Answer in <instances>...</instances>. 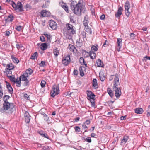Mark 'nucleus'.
<instances>
[{
    "instance_id": "obj_1",
    "label": "nucleus",
    "mask_w": 150,
    "mask_h": 150,
    "mask_svg": "<svg viewBox=\"0 0 150 150\" xmlns=\"http://www.w3.org/2000/svg\"><path fill=\"white\" fill-rule=\"evenodd\" d=\"M81 1L79 0L76 5H74L76 3L75 1H73L71 3V9L73 10L74 13L75 14L78 15H81L82 8V5Z\"/></svg>"
},
{
    "instance_id": "obj_2",
    "label": "nucleus",
    "mask_w": 150,
    "mask_h": 150,
    "mask_svg": "<svg viewBox=\"0 0 150 150\" xmlns=\"http://www.w3.org/2000/svg\"><path fill=\"white\" fill-rule=\"evenodd\" d=\"M119 79L118 75L116 74L114 78L115 83L113 86V91H115V95L117 98L119 97L121 95V90L120 87L118 86L117 85L116 83V82H118Z\"/></svg>"
},
{
    "instance_id": "obj_3",
    "label": "nucleus",
    "mask_w": 150,
    "mask_h": 150,
    "mask_svg": "<svg viewBox=\"0 0 150 150\" xmlns=\"http://www.w3.org/2000/svg\"><path fill=\"white\" fill-rule=\"evenodd\" d=\"M59 86L57 85H54L53 86L51 91V96L54 98L55 96L58 95L59 93Z\"/></svg>"
},
{
    "instance_id": "obj_4",
    "label": "nucleus",
    "mask_w": 150,
    "mask_h": 150,
    "mask_svg": "<svg viewBox=\"0 0 150 150\" xmlns=\"http://www.w3.org/2000/svg\"><path fill=\"white\" fill-rule=\"evenodd\" d=\"M14 105L13 104L10 103L8 102H5L3 104V107L5 110L11 109V111L10 113H12L14 110Z\"/></svg>"
},
{
    "instance_id": "obj_5",
    "label": "nucleus",
    "mask_w": 150,
    "mask_h": 150,
    "mask_svg": "<svg viewBox=\"0 0 150 150\" xmlns=\"http://www.w3.org/2000/svg\"><path fill=\"white\" fill-rule=\"evenodd\" d=\"M12 6L16 10L18 9L19 11H21L23 10V6L21 2H18L17 4L14 2H13L12 4Z\"/></svg>"
},
{
    "instance_id": "obj_6",
    "label": "nucleus",
    "mask_w": 150,
    "mask_h": 150,
    "mask_svg": "<svg viewBox=\"0 0 150 150\" xmlns=\"http://www.w3.org/2000/svg\"><path fill=\"white\" fill-rule=\"evenodd\" d=\"M66 27L68 32L70 33V35H72L75 33V31L72 25L67 24H66Z\"/></svg>"
},
{
    "instance_id": "obj_7",
    "label": "nucleus",
    "mask_w": 150,
    "mask_h": 150,
    "mask_svg": "<svg viewBox=\"0 0 150 150\" xmlns=\"http://www.w3.org/2000/svg\"><path fill=\"white\" fill-rule=\"evenodd\" d=\"M125 14L128 17L129 15L130 12L129 11V10L130 8V5L129 2L127 1L125 3Z\"/></svg>"
},
{
    "instance_id": "obj_8",
    "label": "nucleus",
    "mask_w": 150,
    "mask_h": 150,
    "mask_svg": "<svg viewBox=\"0 0 150 150\" xmlns=\"http://www.w3.org/2000/svg\"><path fill=\"white\" fill-rule=\"evenodd\" d=\"M71 61L70 56L69 55L63 58L62 61V63L65 66H67Z\"/></svg>"
},
{
    "instance_id": "obj_9",
    "label": "nucleus",
    "mask_w": 150,
    "mask_h": 150,
    "mask_svg": "<svg viewBox=\"0 0 150 150\" xmlns=\"http://www.w3.org/2000/svg\"><path fill=\"white\" fill-rule=\"evenodd\" d=\"M87 94L88 96L87 98L88 99H92L93 102V99L95 96L94 94L91 91H87Z\"/></svg>"
},
{
    "instance_id": "obj_10",
    "label": "nucleus",
    "mask_w": 150,
    "mask_h": 150,
    "mask_svg": "<svg viewBox=\"0 0 150 150\" xmlns=\"http://www.w3.org/2000/svg\"><path fill=\"white\" fill-rule=\"evenodd\" d=\"M49 26L53 30H55L57 28V25L55 22L53 20H50L49 22Z\"/></svg>"
},
{
    "instance_id": "obj_11",
    "label": "nucleus",
    "mask_w": 150,
    "mask_h": 150,
    "mask_svg": "<svg viewBox=\"0 0 150 150\" xmlns=\"http://www.w3.org/2000/svg\"><path fill=\"white\" fill-rule=\"evenodd\" d=\"M122 40L121 38H119L117 39V49L118 51H120V49L121 48L122 46Z\"/></svg>"
},
{
    "instance_id": "obj_12",
    "label": "nucleus",
    "mask_w": 150,
    "mask_h": 150,
    "mask_svg": "<svg viewBox=\"0 0 150 150\" xmlns=\"http://www.w3.org/2000/svg\"><path fill=\"white\" fill-rule=\"evenodd\" d=\"M24 116L25 122L27 123H29L30 121V116L29 113L25 111Z\"/></svg>"
},
{
    "instance_id": "obj_13",
    "label": "nucleus",
    "mask_w": 150,
    "mask_h": 150,
    "mask_svg": "<svg viewBox=\"0 0 150 150\" xmlns=\"http://www.w3.org/2000/svg\"><path fill=\"white\" fill-rule=\"evenodd\" d=\"M29 75H28L26 73H24L23 75L21 76L19 79H21V80H22V81H24L25 80H28L27 78L28 77Z\"/></svg>"
},
{
    "instance_id": "obj_14",
    "label": "nucleus",
    "mask_w": 150,
    "mask_h": 150,
    "mask_svg": "<svg viewBox=\"0 0 150 150\" xmlns=\"http://www.w3.org/2000/svg\"><path fill=\"white\" fill-rule=\"evenodd\" d=\"M41 16L42 17L47 16L50 15V13L46 10H43L41 11Z\"/></svg>"
},
{
    "instance_id": "obj_15",
    "label": "nucleus",
    "mask_w": 150,
    "mask_h": 150,
    "mask_svg": "<svg viewBox=\"0 0 150 150\" xmlns=\"http://www.w3.org/2000/svg\"><path fill=\"white\" fill-rule=\"evenodd\" d=\"M79 70L80 75L82 76H83L84 74V72L86 70V68L83 67H80Z\"/></svg>"
},
{
    "instance_id": "obj_16",
    "label": "nucleus",
    "mask_w": 150,
    "mask_h": 150,
    "mask_svg": "<svg viewBox=\"0 0 150 150\" xmlns=\"http://www.w3.org/2000/svg\"><path fill=\"white\" fill-rule=\"evenodd\" d=\"M128 138L129 137L128 136H124L120 142V144L122 145L123 144H125L128 140Z\"/></svg>"
},
{
    "instance_id": "obj_17",
    "label": "nucleus",
    "mask_w": 150,
    "mask_h": 150,
    "mask_svg": "<svg viewBox=\"0 0 150 150\" xmlns=\"http://www.w3.org/2000/svg\"><path fill=\"white\" fill-rule=\"evenodd\" d=\"M122 8L121 7H119L117 13L115 14V16L116 17H119L122 14Z\"/></svg>"
},
{
    "instance_id": "obj_18",
    "label": "nucleus",
    "mask_w": 150,
    "mask_h": 150,
    "mask_svg": "<svg viewBox=\"0 0 150 150\" xmlns=\"http://www.w3.org/2000/svg\"><path fill=\"white\" fill-rule=\"evenodd\" d=\"M14 17L12 15H8L6 19H5V21L6 22L12 21L14 19Z\"/></svg>"
},
{
    "instance_id": "obj_19",
    "label": "nucleus",
    "mask_w": 150,
    "mask_h": 150,
    "mask_svg": "<svg viewBox=\"0 0 150 150\" xmlns=\"http://www.w3.org/2000/svg\"><path fill=\"white\" fill-rule=\"evenodd\" d=\"M143 111V109L140 108H137L135 110V112L138 114H141Z\"/></svg>"
},
{
    "instance_id": "obj_20",
    "label": "nucleus",
    "mask_w": 150,
    "mask_h": 150,
    "mask_svg": "<svg viewBox=\"0 0 150 150\" xmlns=\"http://www.w3.org/2000/svg\"><path fill=\"white\" fill-rule=\"evenodd\" d=\"M103 63L101 61L100 59H99L97 60L96 64V66H97L98 67H103Z\"/></svg>"
},
{
    "instance_id": "obj_21",
    "label": "nucleus",
    "mask_w": 150,
    "mask_h": 150,
    "mask_svg": "<svg viewBox=\"0 0 150 150\" xmlns=\"http://www.w3.org/2000/svg\"><path fill=\"white\" fill-rule=\"evenodd\" d=\"M89 56L91 59H94L96 57V53L92 51H90L89 52Z\"/></svg>"
},
{
    "instance_id": "obj_22",
    "label": "nucleus",
    "mask_w": 150,
    "mask_h": 150,
    "mask_svg": "<svg viewBox=\"0 0 150 150\" xmlns=\"http://www.w3.org/2000/svg\"><path fill=\"white\" fill-rule=\"evenodd\" d=\"M93 86L95 89L98 88L97 81L96 79H94L93 81Z\"/></svg>"
},
{
    "instance_id": "obj_23",
    "label": "nucleus",
    "mask_w": 150,
    "mask_h": 150,
    "mask_svg": "<svg viewBox=\"0 0 150 150\" xmlns=\"http://www.w3.org/2000/svg\"><path fill=\"white\" fill-rule=\"evenodd\" d=\"M84 30L88 34H92L91 29V28L89 27L88 26H86L85 27Z\"/></svg>"
},
{
    "instance_id": "obj_24",
    "label": "nucleus",
    "mask_w": 150,
    "mask_h": 150,
    "mask_svg": "<svg viewBox=\"0 0 150 150\" xmlns=\"http://www.w3.org/2000/svg\"><path fill=\"white\" fill-rule=\"evenodd\" d=\"M61 5L62 7L64 8L67 13H68V6L65 3H62Z\"/></svg>"
},
{
    "instance_id": "obj_25",
    "label": "nucleus",
    "mask_w": 150,
    "mask_h": 150,
    "mask_svg": "<svg viewBox=\"0 0 150 150\" xmlns=\"http://www.w3.org/2000/svg\"><path fill=\"white\" fill-rule=\"evenodd\" d=\"M88 16H86L84 18V20L83 21V25L85 27L86 26H88V21L87 20L88 19Z\"/></svg>"
},
{
    "instance_id": "obj_26",
    "label": "nucleus",
    "mask_w": 150,
    "mask_h": 150,
    "mask_svg": "<svg viewBox=\"0 0 150 150\" xmlns=\"http://www.w3.org/2000/svg\"><path fill=\"white\" fill-rule=\"evenodd\" d=\"M47 47V45L46 43H42L41 45V49L42 50H45Z\"/></svg>"
},
{
    "instance_id": "obj_27",
    "label": "nucleus",
    "mask_w": 150,
    "mask_h": 150,
    "mask_svg": "<svg viewBox=\"0 0 150 150\" xmlns=\"http://www.w3.org/2000/svg\"><path fill=\"white\" fill-rule=\"evenodd\" d=\"M69 48L70 50L72 52H74L75 49V47L72 45H69Z\"/></svg>"
},
{
    "instance_id": "obj_28",
    "label": "nucleus",
    "mask_w": 150,
    "mask_h": 150,
    "mask_svg": "<svg viewBox=\"0 0 150 150\" xmlns=\"http://www.w3.org/2000/svg\"><path fill=\"white\" fill-rule=\"evenodd\" d=\"M81 35L82 36V38L83 40L84 41L85 40H86L87 39L86 38V33L84 31H83L81 32Z\"/></svg>"
},
{
    "instance_id": "obj_29",
    "label": "nucleus",
    "mask_w": 150,
    "mask_h": 150,
    "mask_svg": "<svg viewBox=\"0 0 150 150\" xmlns=\"http://www.w3.org/2000/svg\"><path fill=\"white\" fill-rule=\"evenodd\" d=\"M53 53L55 56L57 57L59 54V52L58 49L57 48H56L54 50Z\"/></svg>"
},
{
    "instance_id": "obj_30",
    "label": "nucleus",
    "mask_w": 150,
    "mask_h": 150,
    "mask_svg": "<svg viewBox=\"0 0 150 150\" xmlns=\"http://www.w3.org/2000/svg\"><path fill=\"white\" fill-rule=\"evenodd\" d=\"M107 92L110 96L111 97H112L113 96V94L112 92V91L109 88L107 89Z\"/></svg>"
},
{
    "instance_id": "obj_31",
    "label": "nucleus",
    "mask_w": 150,
    "mask_h": 150,
    "mask_svg": "<svg viewBox=\"0 0 150 150\" xmlns=\"http://www.w3.org/2000/svg\"><path fill=\"white\" fill-rule=\"evenodd\" d=\"M11 58L14 63H18L19 62V61L17 58L13 56H12Z\"/></svg>"
},
{
    "instance_id": "obj_32",
    "label": "nucleus",
    "mask_w": 150,
    "mask_h": 150,
    "mask_svg": "<svg viewBox=\"0 0 150 150\" xmlns=\"http://www.w3.org/2000/svg\"><path fill=\"white\" fill-rule=\"evenodd\" d=\"M38 57V53L37 52H35L31 56V58L33 60L37 59Z\"/></svg>"
},
{
    "instance_id": "obj_33",
    "label": "nucleus",
    "mask_w": 150,
    "mask_h": 150,
    "mask_svg": "<svg viewBox=\"0 0 150 150\" xmlns=\"http://www.w3.org/2000/svg\"><path fill=\"white\" fill-rule=\"evenodd\" d=\"M7 88L8 89L9 91L11 94H12L13 93V89L11 87V85L8 84H7Z\"/></svg>"
},
{
    "instance_id": "obj_34",
    "label": "nucleus",
    "mask_w": 150,
    "mask_h": 150,
    "mask_svg": "<svg viewBox=\"0 0 150 150\" xmlns=\"http://www.w3.org/2000/svg\"><path fill=\"white\" fill-rule=\"evenodd\" d=\"M14 67V66H13L11 64L8 65L7 66V69L9 70L12 69Z\"/></svg>"
},
{
    "instance_id": "obj_35",
    "label": "nucleus",
    "mask_w": 150,
    "mask_h": 150,
    "mask_svg": "<svg viewBox=\"0 0 150 150\" xmlns=\"http://www.w3.org/2000/svg\"><path fill=\"white\" fill-rule=\"evenodd\" d=\"M99 77L101 81H103L105 79V77L103 75L102 73H99Z\"/></svg>"
},
{
    "instance_id": "obj_36",
    "label": "nucleus",
    "mask_w": 150,
    "mask_h": 150,
    "mask_svg": "<svg viewBox=\"0 0 150 150\" xmlns=\"http://www.w3.org/2000/svg\"><path fill=\"white\" fill-rule=\"evenodd\" d=\"M33 72L32 70L30 68H29L26 70V72L25 73H26L28 74V75L29 74L30 75L33 73Z\"/></svg>"
},
{
    "instance_id": "obj_37",
    "label": "nucleus",
    "mask_w": 150,
    "mask_h": 150,
    "mask_svg": "<svg viewBox=\"0 0 150 150\" xmlns=\"http://www.w3.org/2000/svg\"><path fill=\"white\" fill-rule=\"evenodd\" d=\"M98 49V47L97 45L95 46L93 45L91 47V50H94L95 51H97Z\"/></svg>"
},
{
    "instance_id": "obj_38",
    "label": "nucleus",
    "mask_w": 150,
    "mask_h": 150,
    "mask_svg": "<svg viewBox=\"0 0 150 150\" xmlns=\"http://www.w3.org/2000/svg\"><path fill=\"white\" fill-rule=\"evenodd\" d=\"M21 79H19V80L17 79L16 81V83L17 86L18 87H20L21 86Z\"/></svg>"
},
{
    "instance_id": "obj_39",
    "label": "nucleus",
    "mask_w": 150,
    "mask_h": 150,
    "mask_svg": "<svg viewBox=\"0 0 150 150\" xmlns=\"http://www.w3.org/2000/svg\"><path fill=\"white\" fill-rule=\"evenodd\" d=\"M24 81L23 85L24 86H28L29 84V81L28 80Z\"/></svg>"
},
{
    "instance_id": "obj_40",
    "label": "nucleus",
    "mask_w": 150,
    "mask_h": 150,
    "mask_svg": "<svg viewBox=\"0 0 150 150\" xmlns=\"http://www.w3.org/2000/svg\"><path fill=\"white\" fill-rule=\"evenodd\" d=\"M79 41H77L76 42V45L78 47H80L82 45L81 42H80V40Z\"/></svg>"
},
{
    "instance_id": "obj_41",
    "label": "nucleus",
    "mask_w": 150,
    "mask_h": 150,
    "mask_svg": "<svg viewBox=\"0 0 150 150\" xmlns=\"http://www.w3.org/2000/svg\"><path fill=\"white\" fill-rule=\"evenodd\" d=\"M43 115H44V118L45 120L48 121L49 120L48 117L45 113H44Z\"/></svg>"
},
{
    "instance_id": "obj_42",
    "label": "nucleus",
    "mask_w": 150,
    "mask_h": 150,
    "mask_svg": "<svg viewBox=\"0 0 150 150\" xmlns=\"http://www.w3.org/2000/svg\"><path fill=\"white\" fill-rule=\"evenodd\" d=\"M10 97L8 95H5L4 97V102H7L6 101Z\"/></svg>"
},
{
    "instance_id": "obj_43",
    "label": "nucleus",
    "mask_w": 150,
    "mask_h": 150,
    "mask_svg": "<svg viewBox=\"0 0 150 150\" xmlns=\"http://www.w3.org/2000/svg\"><path fill=\"white\" fill-rule=\"evenodd\" d=\"M45 63L46 62L45 61H41V63L39 64L40 67H44L46 65Z\"/></svg>"
},
{
    "instance_id": "obj_44",
    "label": "nucleus",
    "mask_w": 150,
    "mask_h": 150,
    "mask_svg": "<svg viewBox=\"0 0 150 150\" xmlns=\"http://www.w3.org/2000/svg\"><path fill=\"white\" fill-rule=\"evenodd\" d=\"M46 84V82L43 80H42L41 82L40 85L42 88L44 87Z\"/></svg>"
},
{
    "instance_id": "obj_45",
    "label": "nucleus",
    "mask_w": 150,
    "mask_h": 150,
    "mask_svg": "<svg viewBox=\"0 0 150 150\" xmlns=\"http://www.w3.org/2000/svg\"><path fill=\"white\" fill-rule=\"evenodd\" d=\"M9 78L11 81L13 82H14L15 83H16V81L15 80V78L14 77H13L12 76H9Z\"/></svg>"
},
{
    "instance_id": "obj_46",
    "label": "nucleus",
    "mask_w": 150,
    "mask_h": 150,
    "mask_svg": "<svg viewBox=\"0 0 150 150\" xmlns=\"http://www.w3.org/2000/svg\"><path fill=\"white\" fill-rule=\"evenodd\" d=\"M109 42H108L106 40L103 45V46L105 47H107L108 45Z\"/></svg>"
},
{
    "instance_id": "obj_47",
    "label": "nucleus",
    "mask_w": 150,
    "mask_h": 150,
    "mask_svg": "<svg viewBox=\"0 0 150 150\" xmlns=\"http://www.w3.org/2000/svg\"><path fill=\"white\" fill-rule=\"evenodd\" d=\"M148 60H150V57H148L147 56H146L144 57L143 60L146 61Z\"/></svg>"
},
{
    "instance_id": "obj_48",
    "label": "nucleus",
    "mask_w": 150,
    "mask_h": 150,
    "mask_svg": "<svg viewBox=\"0 0 150 150\" xmlns=\"http://www.w3.org/2000/svg\"><path fill=\"white\" fill-rule=\"evenodd\" d=\"M42 149L43 150H50V147L48 146H45L43 147Z\"/></svg>"
},
{
    "instance_id": "obj_49",
    "label": "nucleus",
    "mask_w": 150,
    "mask_h": 150,
    "mask_svg": "<svg viewBox=\"0 0 150 150\" xmlns=\"http://www.w3.org/2000/svg\"><path fill=\"white\" fill-rule=\"evenodd\" d=\"M44 35L46 36L47 37V39L48 40H50V38H51V36H50V35H48L47 34H46V33H44Z\"/></svg>"
},
{
    "instance_id": "obj_50",
    "label": "nucleus",
    "mask_w": 150,
    "mask_h": 150,
    "mask_svg": "<svg viewBox=\"0 0 150 150\" xmlns=\"http://www.w3.org/2000/svg\"><path fill=\"white\" fill-rule=\"evenodd\" d=\"M135 36V34L134 33H131L130 34V37L131 39H133Z\"/></svg>"
},
{
    "instance_id": "obj_51",
    "label": "nucleus",
    "mask_w": 150,
    "mask_h": 150,
    "mask_svg": "<svg viewBox=\"0 0 150 150\" xmlns=\"http://www.w3.org/2000/svg\"><path fill=\"white\" fill-rule=\"evenodd\" d=\"M75 131L79 132L80 131V129L79 127L76 126L75 127Z\"/></svg>"
},
{
    "instance_id": "obj_52",
    "label": "nucleus",
    "mask_w": 150,
    "mask_h": 150,
    "mask_svg": "<svg viewBox=\"0 0 150 150\" xmlns=\"http://www.w3.org/2000/svg\"><path fill=\"white\" fill-rule=\"evenodd\" d=\"M21 26H17L16 29L18 31H20L21 30Z\"/></svg>"
},
{
    "instance_id": "obj_53",
    "label": "nucleus",
    "mask_w": 150,
    "mask_h": 150,
    "mask_svg": "<svg viewBox=\"0 0 150 150\" xmlns=\"http://www.w3.org/2000/svg\"><path fill=\"white\" fill-rule=\"evenodd\" d=\"M40 39L42 42H44L45 41V37L43 36H40Z\"/></svg>"
},
{
    "instance_id": "obj_54",
    "label": "nucleus",
    "mask_w": 150,
    "mask_h": 150,
    "mask_svg": "<svg viewBox=\"0 0 150 150\" xmlns=\"http://www.w3.org/2000/svg\"><path fill=\"white\" fill-rule=\"evenodd\" d=\"M24 97L25 99H26L27 100H29V96L27 94H24Z\"/></svg>"
},
{
    "instance_id": "obj_55",
    "label": "nucleus",
    "mask_w": 150,
    "mask_h": 150,
    "mask_svg": "<svg viewBox=\"0 0 150 150\" xmlns=\"http://www.w3.org/2000/svg\"><path fill=\"white\" fill-rule=\"evenodd\" d=\"M90 123V122L89 120H87L84 123L86 125H88Z\"/></svg>"
},
{
    "instance_id": "obj_56",
    "label": "nucleus",
    "mask_w": 150,
    "mask_h": 150,
    "mask_svg": "<svg viewBox=\"0 0 150 150\" xmlns=\"http://www.w3.org/2000/svg\"><path fill=\"white\" fill-rule=\"evenodd\" d=\"M84 59L83 57H81L80 58L79 62L81 64H82V63H83V61Z\"/></svg>"
},
{
    "instance_id": "obj_57",
    "label": "nucleus",
    "mask_w": 150,
    "mask_h": 150,
    "mask_svg": "<svg viewBox=\"0 0 150 150\" xmlns=\"http://www.w3.org/2000/svg\"><path fill=\"white\" fill-rule=\"evenodd\" d=\"M86 141L88 142H91V140L90 137H88L86 138Z\"/></svg>"
},
{
    "instance_id": "obj_58",
    "label": "nucleus",
    "mask_w": 150,
    "mask_h": 150,
    "mask_svg": "<svg viewBox=\"0 0 150 150\" xmlns=\"http://www.w3.org/2000/svg\"><path fill=\"white\" fill-rule=\"evenodd\" d=\"M100 19L101 20H104L105 18V15L104 14H103L101 16Z\"/></svg>"
},
{
    "instance_id": "obj_59",
    "label": "nucleus",
    "mask_w": 150,
    "mask_h": 150,
    "mask_svg": "<svg viewBox=\"0 0 150 150\" xmlns=\"http://www.w3.org/2000/svg\"><path fill=\"white\" fill-rule=\"evenodd\" d=\"M86 125L85 124H84V123H83L82 125V127L84 129H85L86 128H87V127L86 126Z\"/></svg>"
},
{
    "instance_id": "obj_60",
    "label": "nucleus",
    "mask_w": 150,
    "mask_h": 150,
    "mask_svg": "<svg viewBox=\"0 0 150 150\" xmlns=\"http://www.w3.org/2000/svg\"><path fill=\"white\" fill-rule=\"evenodd\" d=\"M74 73L75 75H77L78 74V71L77 70H74Z\"/></svg>"
},
{
    "instance_id": "obj_61",
    "label": "nucleus",
    "mask_w": 150,
    "mask_h": 150,
    "mask_svg": "<svg viewBox=\"0 0 150 150\" xmlns=\"http://www.w3.org/2000/svg\"><path fill=\"white\" fill-rule=\"evenodd\" d=\"M126 116H122L120 117V120H125L126 119Z\"/></svg>"
},
{
    "instance_id": "obj_62",
    "label": "nucleus",
    "mask_w": 150,
    "mask_h": 150,
    "mask_svg": "<svg viewBox=\"0 0 150 150\" xmlns=\"http://www.w3.org/2000/svg\"><path fill=\"white\" fill-rule=\"evenodd\" d=\"M5 110L4 109H3L2 108H0V112L1 113H3L4 112V111Z\"/></svg>"
},
{
    "instance_id": "obj_63",
    "label": "nucleus",
    "mask_w": 150,
    "mask_h": 150,
    "mask_svg": "<svg viewBox=\"0 0 150 150\" xmlns=\"http://www.w3.org/2000/svg\"><path fill=\"white\" fill-rule=\"evenodd\" d=\"M83 62V63H82V64L81 65H85L86 66V67H87V64L86 63V62L84 59Z\"/></svg>"
},
{
    "instance_id": "obj_64",
    "label": "nucleus",
    "mask_w": 150,
    "mask_h": 150,
    "mask_svg": "<svg viewBox=\"0 0 150 150\" xmlns=\"http://www.w3.org/2000/svg\"><path fill=\"white\" fill-rule=\"evenodd\" d=\"M43 136H42L45 137V138H48V136L47 134H42Z\"/></svg>"
}]
</instances>
